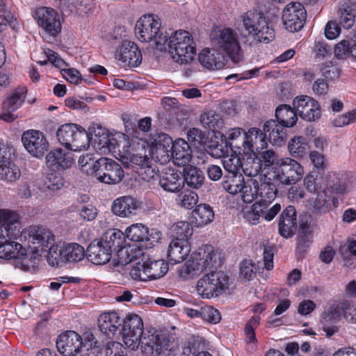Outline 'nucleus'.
Returning <instances> with one entry per match:
<instances>
[{
  "mask_svg": "<svg viewBox=\"0 0 356 356\" xmlns=\"http://www.w3.org/2000/svg\"><path fill=\"white\" fill-rule=\"evenodd\" d=\"M141 207L139 200L132 196H122L116 198L112 204L113 214L120 218H130L136 216Z\"/></svg>",
  "mask_w": 356,
  "mask_h": 356,
  "instance_id": "obj_23",
  "label": "nucleus"
},
{
  "mask_svg": "<svg viewBox=\"0 0 356 356\" xmlns=\"http://www.w3.org/2000/svg\"><path fill=\"white\" fill-rule=\"evenodd\" d=\"M307 207L314 214L325 213L332 209L325 190L318 192L316 197L309 199Z\"/></svg>",
  "mask_w": 356,
  "mask_h": 356,
  "instance_id": "obj_41",
  "label": "nucleus"
},
{
  "mask_svg": "<svg viewBox=\"0 0 356 356\" xmlns=\"http://www.w3.org/2000/svg\"><path fill=\"white\" fill-rule=\"evenodd\" d=\"M137 174L143 180L149 181L154 179L155 176L158 175V170L156 167L150 163H145L143 167L138 168Z\"/></svg>",
  "mask_w": 356,
  "mask_h": 356,
  "instance_id": "obj_62",
  "label": "nucleus"
},
{
  "mask_svg": "<svg viewBox=\"0 0 356 356\" xmlns=\"http://www.w3.org/2000/svg\"><path fill=\"white\" fill-rule=\"evenodd\" d=\"M247 158H252L253 154L267 147L268 143L265 135L261 129L256 127L250 128L246 131Z\"/></svg>",
  "mask_w": 356,
  "mask_h": 356,
  "instance_id": "obj_31",
  "label": "nucleus"
},
{
  "mask_svg": "<svg viewBox=\"0 0 356 356\" xmlns=\"http://www.w3.org/2000/svg\"><path fill=\"white\" fill-rule=\"evenodd\" d=\"M58 171L49 170L44 179V185L49 191H56L64 186V177Z\"/></svg>",
  "mask_w": 356,
  "mask_h": 356,
  "instance_id": "obj_50",
  "label": "nucleus"
},
{
  "mask_svg": "<svg viewBox=\"0 0 356 356\" xmlns=\"http://www.w3.org/2000/svg\"><path fill=\"white\" fill-rule=\"evenodd\" d=\"M120 331L125 345L133 350L140 345L145 356H159L172 349V341L164 334L156 330L151 334L149 331L145 332L143 320L137 314H129L122 318Z\"/></svg>",
  "mask_w": 356,
  "mask_h": 356,
  "instance_id": "obj_1",
  "label": "nucleus"
},
{
  "mask_svg": "<svg viewBox=\"0 0 356 356\" xmlns=\"http://www.w3.org/2000/svg\"><path fill=\"white\" fill-rule=\"evenodd\" d=\"M56 137L63 146L72 151H81L90 145L88 132L76 124L66 123L61 125L56 131Z\"/></svg>",
  "mask_w": 356,
  "mask_h": 356,
  "instance_id": "obj_9",
  "label": "nucleus"
},
{
  "mask_svg": "<svg viewBox=\"0 0 356 356\" xmlns=\"http://www.w3.org/2000/svg\"><path fill=\"white\" fill-rule=\"evenodd\" d=\"M171 234L174 238L173 239L188 242L190 237L193 234L192 225L187 221L177 222L172 226Z\"/></svg>",
  "mask_w": 356,
  "mask_h": 356,
  "instance_id": "obj_49",
  "label": "nucleus"
},
{
  "mask_svg": "<svg viewBox=\"0 0 356 356\" xmlns=\"http://www.w3.org/2000/svg\"><path fill=\"white\" fill-rule=\"evenodd\" d=\"M261 318L258 315L252 316L246 323L244 327V333L246 341L249 343H254L257 341L255 334V330L260 325Z\"/></svg>",
  "mask_w": 356,
  "mask_h": 356,
  "instance_id": "obj_55",
  "label": "nucleus"
},
{
  "mask_svg": "<svg viewBox=\"0 0 356 356\" xmlns=\"http://www.w3.org/2000/svg\"><path fill=\"white\" fill-rule=\"evenodd\" d=\"M22 142L25 149L35 157L42 156L47 151L49 143L42 132L28 130L23 133Z\"/></svg>",
  "mask_w": 356,
  "mask_h": 356,
  "instance_id": "obj_19",
  "label": "nucleus"
},
{
  "mask_svg": "<svg viewBox=\"0 0 356 356\" xmlns=\"http://www.w3.org/2000/svg\"><path fill=\"white\" fill-rule=\"evenodd\" d=\"M268 207L266 204L257 201L250 207L246 206L243 209V216L252 225L259 224L261 218L271 221L281 211L282 206L276 203L270 209Z\"/></svg>",
  "mask_w": 356,
  "mask_h": 356,
  "instance_id": "obj_16",
  "label": "nucleus"
},
{
  "mask_svg": "<svg viewBox=\"0 0 356 356\" xmlns=\"http://www.w3.org/2000/svg\"><path fill=\"white\" fill-rule=\"evenodd\" d=\"M154 147L155 154L158 158L159 154L166 156L165 161L169 158L170 152L171 157L177 165H185L191 159V150L188 143L181 138L177 139L172 142V138L166 134L161 133L154 140Z\"/></svg>",
  "mask_w": 356,
  "mask_h": 356,
  "instance_id": "obj_5",
  "label": "nucleus"
},
{
  "mask_svg": "<svg viewBox=\"0 0 356 356\" xmlns=\"http://www.w3.org/2000/svg\"><path fill=\"white\" fill-rule=\"evenodd\" d=\"M309 145L307 139L303 136H294L288 144L290 154L296 158H303L307 153Z\"/></svg>",
  "mask_w": 356,
  "mask_h": 356,
  "instance_id": "obj_46",
  "label": "nucleus"
},
{
  "mask_svg": "<svg viewBox=\"0 0 356 356\" xmlns=\"http://www.w3.org/2000/svg\"><path fill=\"white\" fill-rule=\"evenodd\" d=\"M212 40L232 61L236 63L241 60L242 49L238 34L234 30L229 27L220 29L213 35Z\"/></svg>",
  "mask_w": 356,
  "mask_h": 356,
  "instance_id": "obj_10",
  "label": "nucleus"
},
{
  "mask_svg": "<svg viewBox=\"0 0 356 356\" xmlns=\"http://www.w3.org/2000/svg\"><path fill=\"white\" fill-rule=\"evenodd\" d=\"M205 179L202 170L192 165H186L184 168L182 180L188 186L193 188H199L204 184Z\"/></svg>",
  "mask_w": 356,
  "mask_h": 356,
  "instance_id": "obj_42",
  "label": "nucleus"
},
{
  "mask_svg": "<svg viewBox=\"0 0 356 356\" xmlns=\"http://www.w3.org/2000/svg\"><path fill=\"white\" fill-rule=\"evenodd\" d=\"M341 309L339 307V304H332L321 314L320 323L322 330L325 332V335L328 338L339 331L338 323L341 320Z\"/></svg>",
  "mask_w": 356,
  "mask_h": 356,
  "instance_id": "obj_20",
  "label": "nucleus"
},
{
  "mask_svg": "<svg viewBox=\"0 0 356 356\" xmlns=\"http://www.w3.org/2000/svg\"><path fill=\"white\" fill-rule=\"evenodd\" d=\"M323 178L314 172L307 175L304 179V185L310 193L321 192L325 188L322 184Z\"/></svg>",
  "mask_w": 356,
  "mask_h": 356,
  "instance_id": "obj_57",
  "label": "nucleus"
},
{
  "mask_svg": "<svg viewBox=\"0 0 356 356\" xmlns=\"http://www.w3.org/2000/svg\"><path fill=\"white\" fill-rule=\"evenodd\" d=\"M306 17L307 13L303 5L298 2H293L285 7L282 18L286 29L295 33L302 29Z\"/></svg>",
  "mask_w": 356,
  "mask_h": 356,
  "instance_id": "obj_17",
  "label": "nucleus"
},
{
  "mask_svg": "<svg viewBox=\"0 0 356 356\" xmlns=\"http://www.w3.org/2000/svg\"><path fill=\"white\" fill-rule=\"evenodd\" d=\"M245 184L242 174L225 175L222 181V186L227 193L236 195L238 193L240 188L243 186Z\"/></svg>",
  "mask_w": 356,
  "mask_h": 356,
  "instance_id": "obj_47",
  "label": "nucleus"
},
{
  "mask_svg": "<svg viewBox=\"0 0 356 356\" xmlns=\"http://www.w3.org/2000/svg\"><path fill=\"white\" fill-rule=\"evenodd\" d=\"M63 8L70 13L75 12L79 15H84L93 13L96 3L92 0H65Z\"/></svg>",
  "mask_w": 356,
  "mask_h": 356,
  "instance_id": "obj_40",
  "label": "nucleus"
},
{
  "mask_svg": "<svg viewBox=\"0 0 356 356\" xmlns=\"http://www.w3.org/2000/svg\"><path fill=\"white\" fill-rule=\"evenodd\" d=\"M355 40L353 38L342 40L334 47V54L337 58H343L353 54Z\"/></svg>",
  "mask_w": 356,
  "mask_h": 356,
  "instance_id": "obj_56",
  "label": "nucleus"
},
{
  "mask_svg": "<svg viewBox=\"0 0 356 356\" xmlns=\"http://www.w3.org/2000/svg\"><path fill=\"white\" fill-rule=\"evenodd\" d=\"M111 253L99 241L97 243H91L86 250V257L95 265H103L111 259Z\"/></svg>",
  "mask_w": 356,
  "mask_h": 356,
  "instance_id": "obj_37",
  "label": "nucleus"
},
{
  "mask_svg": "<svg viewBox=\"0 0 356 356\" xmlns=\"http://www.w3.org/2000/svg\"><path fill=\"white\" fill-rule=\"evenodd\" d=\"M257 273L254 264L252 260L245 259L240 264V276L245 280H252Z\"/></svg>",
  "mask_w": 356,
  "mask_h": 356,
  "instance_id": "obj_58",
  "label": "nucleus"
},
{
  "mask_svg": "<svg viewBox=\"0 0 356 356\" xmlns=\"http://www.w3.org/2000/svg\"><path fill=\"white\" fill-rule=\"evenodd\" d=\"M99 241L111 254L113 252H119L124 248V234L120 229H110L104 233Z\"/></svg>",
  "mask_w": 356,
  "mask_h": 356,
  "instance_id": "obj_34",
  "label": "nucleus"
},
{
  "mask_svg": "<svg viewBox=\"0 0 356 356\" xmlns=\"http://www.w3.org/2000/svg\"><path fill=\"white\" fill-rule=\"evenodd\" d=\"M97 341L93 334L89 332L83 333L81 337L73 330H67L61 333L56 341L58 352L64 356H76L83 349L86 351L99 352Z\"/></svg>",
  "mask_w": 356,
  "mask_h": 356,
  "instance_id": "obj_4",
  "label": "nucleus"
},
{
  "mask_svg": "<svg viewBox=\"0 0 356 356\" xmlns=\"http://www.w3.org/2000/svg\"><path fill=\"white\" fill-rule=\"evenodd\" d=\"M21 177L19 168L8 156V152L0 149V179L13 183Z\"/></svg>",
  "mask_w": 356,
  "mask_h": 356,
  "instance_id": "obj_29",
  "label": "nucleus"
},
{
  "mask_svg": "<svg viewBox=\"0 0 356 356\" xmlns=\"http://www.w3.org/2000/svg\"><path fill=\"white\" fill-rule=\"evenodd\" d=\"M337 16L339 24L343 29H350L355 22L356 1L341 0L338 6Z\"/></svg>",
  "mask_w": 356,
  "mask_h": 356,
  "instance_id": "obj_30",
  "label": "nucleus"
},
{
  "mask_svg": "<svg viewBox=\"0 0 356 356\" xmlns=\"http://www.w3.org/2000/svg\"><path fill=\"white\" fill-rule=\"evenodd\" d=\"M293 105L296 109L297 114L305 120L316 121L321 116V109L318 102L309 96L296 97L293 102Z\"/></svg>",
  "mask_w": 356,
  "mask_h": 356,
  "instance_id": "obj_18",
  "label": "nucleus"
},
{
  "mask_svg": "<svg viewBox=\"0 0 356 356\" xmlns=\"http://www.w3.org/2000/svg\"><path fill=\"white\" fill-rule=\"evenodd\" d=\"M127 353V348L117 341L108 342L105 349L106 356H128Z\"/></svg>",
  "mask_w": 356,
  "mask_h": 356,
  "instance_id": "obj_59",
  "label": "nucleus"
},
{
  "mask_svg": "<svg viewBox=\"0 0 356 356\" xmlns=\"http://www.w3.org/2000/svg\"><path fill=\"white\" fill-rule=\"evenodd\" d=\"M64 263H77L86 257L84 248L76 243H70L63 245Z\"/></svg>",
  "mask_w": 356,
  "mask_h": 356,
  "instance_id": "obj_43",
  "label": "nucleus"
},
{
  "mask_svg": "<svg viewBox=\"0 0 356 356\" xmlns=\"http://www.w3.org/2000/svg\"><path fill=\"white\" fill-rule=\"evenodd\" d=\"M245 156V155H238L232 153L230 156L227 155L222 157V165L227 172L226 175L241 174L240 170L243 166L242 160H244Z\"/></svg>",
  "mask_w": 356,
  "mask_h": 356,
  "instance_id": "obj_48",
  "label": "nucleus"
},
{
  "mask_svg": "<svg viewBox=\"0 0 356 356\" xmlns=\"http://www.w3.org/2000/svg\"><path fill=\"white\" fill-rule=\"evenodd\" d=\"M159 184L164 191H180L184 186L182 172L172 168H165L160 175Z\"/></svg>",
  "mask_w": 356,
  "mask_h": 356,
  "instance_id": "obj_25",
  "label": "nucleus"
},
{
  "mask_svg": "<svg viewBox=\"0 0 356 356\" xmlns=\"http://www.w3.org/2000/svg\"><path fill=\"white\" fill-rule=\"evenodd\" d=\"M228 146L232 153L238 155H245L246 153V131L243 128L234 127L229 129L225 134Z\"/></svg>",
  "mask_w": 356,
  "mask_h": 356,
  "instance_id": "obj_26",
  "label": "nucleus"
},
{
  "mask_svg": "<svg viewBox=\"0 0 356 356\" xmlns=\"http://www.w3.org/2000/svg\"><path fill=\"white\" fill-rule=\"evenodd\" d=\"M219 257L211 245H204L194 252L188 260L177 268L180 277L184 280L193 279L207 268L220 266Z\"/></svg>",
  "mask_w": 356,
  "mask_h": 356,
  "instance_id": "obj_2",
  "label": "nucleus"
},
{
  "mask_svg": "<svg viewBox=\"0 0 356 356\" xmlns=\"http://www.w3.org/2000/svg\"><path fill=\"white\" fill-rule=\"evenodd\" d=\"M172 58L180 64H186L194 59L196 54L195 43L188 31H175L170 37H168L165 48Z\"/></svg>",
  "mask_w": 356,
  "mask_h": 356,
  "instance_id": "obj_8",
  "label": "nucleus"
},
{
  "mask_svg": "<svg viewBox=\"0 0 356 356\" xmlns=\"http://www.w3.org/2000/svg\"><path fill=\"white\" fill-rule=\"evenodd\" d=\"M202 319L216 324L221 320L220 312L214 307L206 305L202 307Z\"/></svg>",
  "mask_w": 356,
  "mask_h": 356,
  "instance_id": "obj_60",
  "label": "nucleus"
},
{
  "mask_svg": "<svg viewBox=\"0 0 356 356\" xmlns=\"http://www.w3.org/2000/svg\"><path fill=\"white\" fill-rule=\"evenodd\" d=\"M275 120L286 129L293 127L298 120L296 109L288 104L279 105L275 109Z\"/></svg>",
  "mask_w": 356,
  "mask_h": 356,
  "instance_id": "obj_38",
  "label": "nucleus"
},
{
  "mask_svg": "<svg viewBox=\"0 0 356 356\" xmlns=\"http://www.w3.org/2000/svg\"><path fill=\"white\" fill-rule=\"evenodd\" d=\"M168 270V264L163 259H147L142 264L138 261L131 270L130 275L135 280L147 281L163 277Z\"/></svg>",
  "mask_w": 356,
  "mask_h": 356,
  "instance_id": "obj_12",
  "label": "nucleus"
},
{
  "mask_svg": "<svg viewBox=\"0 0 356 356\" xmlns=\"http://www.w3.org/2000/svg\"><path fill=\"white\" fill-rule=\"evenodd\" d=\"M135 34L140 42L154 40L158 49L165 50L168 35L161 33V21L157 15L147 14L140 17L135 26Z\"/></svg>",
  "mask_w": 356,
  "mask_h": 356,
  "instance_id": "obj_7",
  "label": "nucleus"
},
{
  "mask_svg": "<svg viewBox=\"0 0 356 356\" xmlns=\"http://www.w3.org/2000/svg\"><path fill=\"white\" fill-rule=\"evenodd\" d=\"M128 239L134 242H144L147 235V227L142 224H134L125 230Z\"/></svg>",
  "mask_w": 356,
  "mask_h": 356,
  "instance_id": "obj_52",
  "label": "nucleus"
},
{
  "mask_svg": "<svg viewBox=\"0 0 356 356\" xmlns=\"http://www.w3.org/2000/svg\"><path fill=\"white\" fill-rule=\"evenodd\" d=\"M243 29L254 41L268 43L275 37L274 29L269 25V19L257 10H251L241 15Z\"/></svg>",
  "mask_w": 356,
  "mask_h": 356,
  "instance_id": "obj_6",
  "label": "nucleus"
},
{
  "mask_svg": "<svg viewBox=\"0 0 356 356\" xmlns=\"http://www.w3.org/2000/svg\"><path fill=\"white\" fill-rule=\"evenodd\" d=\"M275 177L282 184L289 185L302 177L303 168L293 159L286 157L277 161L274 167Z\"/></svg>",
  "mask_w": 356,
  "mask_h": 356,
  "instance_id": "obj_13",
  "label": "nucleus"
},
{
  "mask_svg": "<svg viewBox=\"0 0 356 356\" xmlns=\"http://www.w3.org/2000/svg\"><path fill=\"white\" fill-rule=\"evenodd\" d=\"M97 159H95L93 154H86L81 155L79 160L78 163L82 172H86L88 175L94 176L96 171V166Z\"/></svg>",
  "mask_w": 356,
  "mask_h": 356,
  "instance_id": "obj_54",
  "label": "nucleus"
},
{
  "mask_svg": "<svg viewBox=\"0 0 356 356\" xmlns=\"http://www.w3.org/2000/svg\"><path fill=\"white\" fill-rule=\"evenodd\" d=\"M200 122L202 126L213 131L221 126V118L219 114L213 111L204 112L200 116Z\"/></svg>",
  "mask_w": 356,
  "mask_h": 356,
  "instance_id": "obj_51",
  "label": "nucleus"
},
{
  "mask_svg": "<svg viewBox=\"0 0 356 356\" xmlns=\"http://www.w3.org/2000/svg\"><path fill=\"white\" fill-rule=\"evenodd\" d=\"M34 18L38 26L48 35L56 37L62 29V24L58 13L49 7L38 8L34 13Z\"/></svg>",
  "mask_w": 356,
  "mask_h": 356,
  "instance_id": "obj_15",
  "label": "nucleus"
},
{
  "mask_svg": "<svg viewBox=\"0 0 356 356\" xmlns=\"http://www.w3.org/2000/svg\"><path fill=\"white\" fill-rule=\"evenodd\" d=\"M297 227V211L294 206H287L280 213L278 220V232L281 236L290 238L295 234Z\"/></svg>",
  "mask_w": 356,
  "mask_h": 356,
  "instance_id": "obj_24",
  "label": "nucleus"
},
{
  "mask_svg": "<svg viewBox=\"0 0 356 356\" xmlns=\"http://www.w3.org/2000/svg\"><path fill=\"white\" fill-rule=\"evenodd\" d=\"M229 285V277L223 271H212L204 275L197 283L198 294L203 298H210L222 293Z\"/></svg>",
  "mask_w": 356,
  "mask_h": 356,
  "instance_id": "obj_11",
  "label": "nucleus"
},
{
  "mask_svg": "<svg viewBox=\"0 0 356 356\" xmlns=\"http://www.w3.org/2000/svg\"><path fill=\"white\" fill-rule=\"evenodd\" d=\"M198 60L208 70H220L225 66V56L214 49H204L198 55Z\"/></svg>",
  "mask_w": 356,
  "mask_h": 356,
  "instance_id": "obj_33",
  "label": "nucleus"
},
{
  "mask_svg": "<svg viewBox=\"0 0 356 356\" xmlns=\"http://www.w3.org/2000/svg\"><path fill=\"white\" fill-rule=\"evenodd\" d=\"M29 236L35 252L45 256L48 263L52 266H58L64 263L63 246L60 248L55 245L54 236L51 231L40 226H33L30 228Z\"/></svg>",
  "mask_w": 356,
  "mask_h": 356,
  "instance_id": "obj_3",
  "label": "nucleus"
},
{
  "mask_svg": "<svg viewBox=\"0 0 356 356\" xmlns=\"http://www.w3.org/2000/svg\"><path fill=\"white\" fill-rule=\"evenodd\" d=\"M253 154L252 155L258 158L261 165L265 167H270L273 165L276 160V154L273 150H265Z\"/></svg>",
  "mask_w": 356,
  "mask_h": 356,
  "instance_id": "obj_61",
  "label": "nucleus"
},
{
  "mask_svg": "<svg viewBox=\"0 0 356 356\" xmlns=\"http://www.w3.org/2000/svg\"><path fill=\"white\" fill-rule=\"evenodd\" d=\"M187 138L194 145L204 143L207 139L205 134L197 128L190 129L187 133Z\"/></svg>",
  "mask_w": 356,
  "mask_h": 356,
  "instance_id": "obj_63",
  "label": "nucleus"
},
{
  "mask_svg": "<svg viewBox=\"0 0 356 356\" xmlns=\"http://www.w3.org/2000/svg\"><path fill=\"white\" fill-rule=\"evenodd\" d=\"M208 152L215 158H221L227 156L230 151L227 141L221 134L220 138L215 136L212 138L207 145Z\"/></svg>",
  "mask_w": 356,
  "mask_h": 356,
  "instance_id": "obj_45",
  "label": "nucleus"
},
{
  "mask_svg": "<svg viewBox=\"0 0 356 356\" xmlns=\"http://www.w3.org/2000/svg\"><path fill=\"white\" fill-rule=\"evenodd\" d=\"M74 163L73 154L61 148H56L46 156V164L50 170H65L70 168Z\"/></svg>",
  "mask_w": 356,
  "mask_h": 356,
  "instance_id": "obj_22",
  "label": "nucleus"
},
{
  "mask_svg": "<svg viewBox=\"0 0 356 356\" xmlns=\"http://www.w3.org/2000/svg\"><path fill=\"white\" fill-rule=\"evenodd\" d=\"M26 250L16 241L8 239L3 232L0 234V258L6 259H26Z\"/></svg>",
  "mask_w": 356,
  "mask_h": 356,
  "instance_id": "obj_27",
  "label": "nucleus"
},
{
  "mask_svg": "<svg viewBox=\"0 0 356 356\" xmlns=\"http://www.w3.org/2000/svg\"><path fill=\"white\" fill-rule=\"evenodd\" d=\"M118 53L119 59L129 67H138L142 62L141 51L134 42L123 41Z\"/></svg>",
  "mask_w": 356,
  "mask_h": 356,
  "instance_id": "obj_28",
  "label": "nucleus"
},
{
  "mask_svg": "<svg viewBox=\"0 0 356 356\" xmlns=\"http://www.w3.org/2000/svg\"><path fill=\"white\" fill-rule=\"evenodd\" d=\"M99 330L108 338L120 336L122 318L116 312H104L98 318Z\"/></svg>",
  "mask_w": 356,
  "mask_h": 356,
  "instance_id": "obj_21",
  "label": "nucleus"
},
{
  "mask_svg": "<svg viewBox=\"0 0 356 356\" xmlns=\"http://www.w3.org/2000/svg\"><path fill=\"white\" fill-rule=\"evenodd\" d=\"M94 174L99 181L107 184H115L122 181L124 173L122 166L112 159L101 157L97 159Z\"/></svg>",
  "mask_w": 356,
  "mask_h": 356,
  "instance_id": "obj_14",
  "label": "nucleus"
},
{
  "mask_svg": "<svg viewBox=\"0 0 356 356\" xmlns=\"http://www.w3.org/2000/svg\"><path fill=\"white\" fill-rule=\"evenodd\" d=\"M190 252L188 242L173 239L168 246L167 257L172 264H175L184 261Z\"/></svg>",
  "mask_w": 356,
  "mask_h": 356,
  "instance_id": "obj_36",
  "label": "nucleus"
},
{
  "mask_svg": "<svg viewBox=\"0 0 356 356\" xmlns=\"http://www.w3.org/2000/svg\"><path fill=\"white\" fill-rule=\"evenodd\" d=\"M26 90L24 88L13 90L3 102V111H15L22 106L26 99Z\"/></svg>",
  "mask_w": 356,
  "mask_h": 356,
  "instance_id": "obj_44",
  "label": "nucleus"
},
{
  "mask_svg": "<svg viewBox=\"0 0 356 356\" xmlns=\"http://www.w3.org/2000/svg\"><path fill=\"white\" fill-rule=\"evenodd\" d=\"M263 129L267 143L269 142L273 145L281 146L286 140V129L275 120H267L264 124Z\"/></svg>",
  "mask_w": 356,
  "mask_h": 356,
  "instance_id": "obj_32",
  "label": "nucleus"
},
{
  "mask_svg": "<svg viewBox=\"0 0 356 356\" xmlns=\"http://www.w3.org/2000/svg\"><path fill=\"white\" fill-rule=\"evenodd\" d=\"M254 185L256 197L260 198L258 202L266 204V206L268 207L277 194L275 184L271 181L270 178H268L260 184L255 181Z\"/></svg>",
  "mask_w": 356,
  "mask_h": 356,
  "instance_id": "obj_35",
  "label": "nucleus"
},
{
  "mask_svg": "<svg viewBox=\"0 0 356 356\" xmlns=\"http://www.w3.org/2000/svg\"><path fill=\"white\" fill-rule=\"evenodd\" d=\"M213 219L214 211L208 204H197L192 211V222L197 227L210 224Z\"/></svg>",
  "mask_w": 356,
  "mask_h": 356,
  "instance_id": "obj_39",
  "label": "nucleus"
},
{
  "mask_svg": "<svg viewBox=\"0 0 356 356\" xmlns=\"http://www.w3.org/2000/svg\"><path fill=\"white\" fill-rule=\"evenodd\" d=\"M339 307L341 308V316L349 323H353L356 318V307L351 305L348 301L339 304Z\"/></svg>",
  "mask_w": 356,
  "mask_h": 356,
  "instance_id": "obj_64",
  "label": "nucleus"
},
{
  "mask_svg": "<svg viewBox=\"0 0 356 356\" xmlns=\"http://www.w3.org/2000/svg\"><path fill=\"white\" fill-rule=\"evenodd\" d=\"M313 236L310 233L305 234L303 232H298L296 241V254L301 258H303L307 252L309 247L312 243Z\"/></svg>",
  "mask_w": 356,
  "mask_h": 356,
  "instance_id": "obj_53",
  "label": "nucleus"
}]
</instances>
